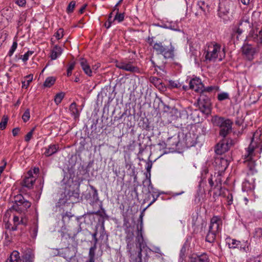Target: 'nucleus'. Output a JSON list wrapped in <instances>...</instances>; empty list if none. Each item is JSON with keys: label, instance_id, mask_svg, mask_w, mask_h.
<instances>
[{"label": "nucleus", "instance_id": "4be33fe9", "mask_svg": "<svg viewBox=\"0 0 262 262\" xmlns=\"http://www.w3.org/2000/svg\"><path fill=\"white\" fill-rule=\"evenodd\" d=\"M197 7L199 9V10L200 11L195 13V15H196L199 14L206 15L207 12L209 11L208 5L204 1L198 2L197 4Z\"/></svg>", "mask_w": 262, "mask_h": 262}, {"label": "nucleus", "instance_id": "b1692460", "mask_svg": "<svg viewBox=\"0 0 262 262\" xmlns=\"http://www.w3.org/2000/svg\"><path fill=\"white\" fill-rule=\"evenodd\" d=\"M80 64L85 74L89 76H92L93 71L90 68V65L88 63V61L85 59L82 58L80 60Z\"/></svg>", "mask_w": 262, "mask_h": 262}, {"label": "nucleus", "instance_id": "603ef678", "mask_svg": "<svg viewBox=\"0 0 262 262\" xmlns=\"http://www.w3.org/2000/svg\"><path fill=\"white\" fill-rule=\"evenodd\" d=\"M254 180H255V179H253V178L252 179V182H251V184L250 183L249 180H247V179L245 180V182L244 183V186H247V184H249V185H250V186H249V188L250 189L253 188L254 185H253V182L254 181Z\"/></svg>", "mask_w": 262, "mask_h": 262}, {"label": "nucleus", "instance_id": "c85d7f7f", "mask_svg": "<svg viewBox=\"0 0 262 262\" xmlns=\"http://www.w3.org/2000/svg\"><path fill=\"white\" fill-rule=\"evenodd\" d=\"M237 26L246 32L248 31L251 28V25L248 19H242L238 24Z\"/></svg>", "mask_w": 262, "mask_h": 262}, {"label": "nucleus", "instance_id": "a878e982", "mask_svg": "<svg viewBox=\"0 0 262 262\" xmlns=\"http://www.w3.org/2000/svg\"><path fill=\"white\" fill-rule=\"evenodd\" d=\"M251 37L257 42L262 43V26L260 30L256 28L252 33H250Z\"/></svg>", "mask_w": 262, "mask_h": 262}, {"label": "nucleus", "instance_id": "a211bd4d", "mask_svg": "<svg viewBox=\"0 0 262 262\" xmlns=\"http://www.w3.org/2000/svg\"><path fill=\"white\" fill-rule=\"evenodd\" d=\"M143 187L144 188L146 187V185H147V188H146V191L147 193L151 194L152 195H154L157 194V193H160L158 190L156 188H154L153 185L151 184V182L150 178H148V174H146V178L143 181Z\"/></svg>", "mask_w": 262, "mask_h": 262}, {"label": "nucleus", "instance_id": "bf43d9fd", "mask_svg": "<svg viewBox=\"0 0 262 262\" xmlns=\"http://www.w3.org/2000/svg\"><path fill=\"white\" fill-rule=\"evenodd\" d=\"M19 130H20V129L18 127H16V128H13V130H12V134H13V135L14 136H17L18 135Z\"/></svg>", "mask_w": 262, "mask_h": 262}, {"label": "nucleus", "instance_id": "f257e3e1", "mask_svg": "<svg viewBox=\"0 0 262 262\" xmlns=\"http://www.w3.org/2000/svg\"><path fill=\"white\" fill-rule=\"evenodd\" d=\"M152 48L157 54L162 55L166 59H173L174 57L175 48L171 42H156L154 43Z\"/></svg>", "mask_w": 262, "mask_h": 262}, {"label": "nucleus", "instance_id": "6e6d98bb", "mask_svg": "<svg viewBox=\"0 0 262 262\" xmlns=\"http://www.w3.org/2000/svg\"><path fill=\"white\" fill-rule=\"evenodd\" d=\"M13 221L14 224L17 225H20L19 218L18 216L14 215Z\"/></svg>", "mask_w": 262, "mask_h": 262}, {"label": "nucleus", "instance_id": "4c0bfd02", "mask_svg": "<svg viewBox=\"0 0 262 262\" xmlns=\"http://www.w3.org/2000/svg\"><path fill=\"white\" fill-rule=\"evenodd\" d=\"M90 188L92 190V196L93 200L97 201L99 200L98 191L95 187L92 185H90Z\"/></svg>", "mask_w": 262, "mask_h": 262}, {"label": "nucleus", "instance_id": "5701e85b", "mask_svg": "<svg viewBox=\"0 0 262 262\" xmlns=\"http://www.w3.org/2000/svg\"><path fill=\"white\" fill-rule=\"evenodd\" d=\"M44 149L45 150L44 155L46 157H49L58 151L59 145L58 144H51L48 147H46Z\"/></svg>", "mask_w": 262, "mask_h": 262}, {"label": "nucleus", "instance_id": "4d7b16f0", "mask_svg": "<svg viewBox=\"0 0 262 262\" xmlns=\"http://www.w3.org/2000/svg\"><path fill=\"white\" fill-rule=\"evenodd\" d=\"M3 165L0 166V173H2L4 170L7 165V162L5 160H3Z\"/></svg>", "mask_w": 262, "mask_h": 262}, {"label": "nucleus", "instance_id": "49530a36", "mask_svg": "<svg viewBox=\"0 0 262 262\" xmlns=\"http://www.w3.org/2000/svg\"><path fill=\"white\" fill-rule=\"evenodd\" d=\"M55 36L57 39H61L63 36V30L60 28L55 34Z\"/></svg>", "mask_w": 262, "mask_h": 262}, {"label": "nucleus", "instance_id": "423d86ee", "mask_svg": "<svg viewBox=\"0 0 262 262\" xmlns=\"http://www.w3.org/2000/svg\"><path fill=\"white\" fill-rule=\"evenodd\" d=\"M31 203L25 200L22 195H18L15 198V203L10 208L11 210H15L18 212H22L27 210L31 206Z\"/></svg>", "mask_w": 262, "mask_h": 262}, {"label": "nucleus", "instance_id": "39448f33", "mask_svg": "<svg viewBox=\"0 0 262 262\" xmlns=\"http://www.w3.org/2000/svg\"><path fill=\"white\" fill-rule=\"evenodd\" d=\"M256 135H257V136H259L257 132H255L253 134V137L251 139V142L248 148L247 153L244 156L245 158L247 159L246 163L248 169V171L247 172V174L248 176L253 175L257 172V170L255 168V162L252 160V156L253 155L254 150V145L253 144Z\"/></svg>", "mask_w": 262, "mask_h": 262}, {"label": "nucleus", "instance_id": "58836bf2", "mask_svg": "<svg viewBox=\"0 0 262 262\" xmlns=\"http://www.w3.org/2000/svg\"><path fill=\"white\" fill-rule=\"evenodd\" d=\"M233 32L235 33V34H237V36H236V38L237 40L239 39V36L243 33V32H245V31H244L243 29H241L240 28H239L238 26H235L233 29Z\"/></svg>", "mask_w": 262, "mask_h": 262}, {"label": "nucleus", "instance_id": "4468645a", "mask_svg": "<svg viewBox=\"0 0 262 262\" xmlns=\"http://www.w3.org/2000/svg\"><path fill=\"white\" fill-rule=\"evenodd\" d=\"M243 54L248 60H252L256 53V48L254 46L250 44L244 45L242 47Z\"/></svg>", "mask_w": 262, "mask_h": 262}, {"label": "nucleus", "instance_id": "ddd939ff", "mask_svg": "<svg viewBox=\"0 0 262 262\" xmlns=\"http://www.w3.org/2000/svg\"><path fill=\"white\" fill-rule=\"evenodd\" d=\"M116 66L119 69L131 73H139L140 72V69L137 66L133 65L131 61H122L117 62Z\"/></svg>", "mask_w": 262, "mask_h": 262}, {"label": "nucleus", "instance_id": "de8ad7c7", "mask_svg": "<svg viewBox=\"0 0 262 262\" xmlns=\"http://www.w3.org/2000/svg\"><path fill=\"white\" fill-rule=\"evenodd\" d=\"M17 47V43L16 41H14L11 47L10 50L9 51L8 55L11 56L15 51Z\"/></svg>", "mask_w": 262, "mask_h": 262}, {"label": "nucleus", "instance_id": "20e7f679", "mask_svg": "<svg viewBox=\"0 0 262 262\" xmlns=\"http://www.w3.org/2000/svg\"><path fill=\"white\" fill-rule=\"evenodd\" d=\"M22 254L23 260L20 257L19 253L17 251H13L6 262H34L35 256L32 250L27 248L23 251Z\"/></svg>", "mask_w": 262, "mask_h": 262}, {"label": "nucleus", "instance_id": "f704fd0d", "mask_svg": "<svg viewBox=\"0 0 262 262\" xmlns=\"http://www.w3.org/2000/svg\"><path fill=\"white\" fill-rule=\"evenodd\" d=\"M231 242H228V246L230 249H235L238 247L239 245L241 243V242L239 241H237L234 239H232L230 240Z\"/></svg>", "mask_w": 262, "mask_h": 262}, {"label": "nucleus", "instance_id": "864d4df0", "mask_svg": "<svg viewBox=\"0 0 262 262\" xmlns=\"http://www.w3.org/2000/svg\"><path fill=\"white\" fill-rule=\"evenodd\" d=\"M15 2L19 6H21V7L24 6L26 4L25 0H15Z\"/></svg>", "mask_w": 262, "mask_h": 262}, {"label": "nucleus", "instance_id": "1a4fd4ad", "mask_svg": "<svg viewBox=\"0 0 262 262\" xmlns=\"http://www.w3.org/2000/svg\"><path fill=\"white\" fill-rule=\"evenodd\" d=\"M125 233V240L126 243V249L127 252L131 255L132 249L134 246L135 241V234L134 228L130 225L126 226L124 229Z\"/></svg>", "mask_w": 262, "mask_h": 262}, {"label": "nucleus", "instance_id": "ea45409f", "mask_svg": "<svg viewBox=\"0 0 262 262\" xmlns=\"http://www.w3.org/2000/svg\"><path fill=\"white\" fill-rule=\"evenodd\" d=\"M75 5H76V2L75 1H71L69 3V4L67 8V12L68 13H71L73 12L74 11V8L75 7Z\"/></svg>", "mask_w": 262, "mask_h": 262}, {"label": "nucleus", "instance_id": "3c124183", "mask_svg": "<svg viewBox=\"0 0 262 262\" xmlns=\"http://www.w3.org/2000/svg\"><path fill=\"white\" fill-rule=\"evenodd\" d=\"M142 248H139V251L138 253L137 258H136V260L137 262H142Z\"/></svg>", "mask_w": 262, "mask_h": 262}, {"label": "nucleus", "instance_id": "a18cd8bd", "mask_svg": "<svg viewBox=\"0 0 262 262\" xmlns=\"http://www.w3.org/2000/svg\"><path fill=\"white\" fill-rule=\"evenodd\" d=\"M75 66V62H73L69 64V66L67 69V74L68 76H70L71 75L72 72L73 70L74 69Z\"/></svg>", "mask_w": 262, "mask_h": 262}, {"label": "nucleus", "instance_id": "cd10ccee", "mask_svg": "<svg viewBox=\"0 0 262 262\" xmlns=\"http://www.w3.org/2000/svg\"><path fill=\"white\" fill-rule=\"evenodd\" d=\"M150 81L160 90H164L165 89V86L163 85V83L160 78L154 76L151 77L150 78Z\"/></svg>", "mask_w": 262, "mask_h": 262}, {"label": "nucleus", "instance_id": "c756f323", "mask_svg": "<svg viewBox=\"0 0 262 262\" xmlns=\"http://www.w3.org/2000/svg\"><path fill=\"white\" fill-rule=\"evenodd\" d=\"M116 11V14L115 17L113 19V21H117L118 23L122 22L124 18V13H121L119 12L118 8H114L113 12H115Z\"/></svg>", "mask_w": 262, "mask_h": 262}, {"label": "nucleus", "instance_id": "473e14b6", "mask_svg": "<svg viewBox=\"0 0 262 262\" xmlns=\"http://www.w3.org/2000/svg\"><path fill=\"white\" fill-rule=\"evenodd\" d=\"M27 81H22V88L27 89L29 86L30 83L32 81L33 75L30 74L26 76Z\"/></svg>", "mask_w": 262, "mask_h": 262}, {"label": "nucleus", "instance_id": "7c9ffc66", "mask_svg": "<svg viewBox=\"0 0 262 262\" xmlns=\"http://www.w3.org/2000/svg\"><path fill=\"white\" fill-rule=\"evenodd\" d=\"M202 93L201 94H204L205 93H211L213 91L216 92L219 91V87L216 85H211L208 87H205L203 85V89H202Z\"/></svg>", "mask_w": 262, "mask_h": 262}, {"label": "nucleus", "instance_id": "69168bd1", "mask_svg": "<svg viewBox=\"0 0 262 262\" xmlns=\"http://www.w3.org/2000/svg\"><path fill=\"white\" fill-rule=\"evenodd\" d=\"M38 231V228L37 227H35L33 230H32V233L33 234V236L35 237L37 235Z\"/></svg>", "mask_w": 262, "mask_h": 262}, {"label": "nucleus", "instance_id": "c03bdc74", "mask_svg": "<svg viewBox=\"0 0 262 262\" xmlns=\"http://www.w3.org/2000/svg\"><path fill=\"white\" fill-rule=\"evenodd\" d=\"M34 53L33 51H29L27 53H26L24 55H21V58L23 60V61L26 62L29 59V57L30 55H32Z\"/></svg>", "mask_w": 262, "mask_h": 262}, {"label": "nucleus", "instance_id": "338daca9", "mask_svg": "<svg viewBox=\"0 0 262 262\" xmlns=\"http://www.w3.org/2000/svg\"><path fill=\"white\" fill-rule=\"evenodd\" d=\"M113 12H112L108 15V20L107 21L108 22H110V23H113L114 22V21H113V19H112V15H113Z\"/></svg>", "mask_w": 262, "mask_h": 262}, {"label": "nucleus", "instance_id": "72a5a7b5", "mask_svg": "<svg viewBox=\"0 0 262 262\" xmlns=\"http://www.w3.org/2000/svg\"><path fill=\"white\" fill-rule=\"evenodd\" d=\"M97 248V246L93 245L90 248L89 253V260H95V250Z\"/></svg>", "mask_w": 262, "mask_h": 262}, {"label": "nucleus", "instance_id": "0eeeda50", "mask_svg": "<svg viewBox=\"0 0 262 262\" xmlns=\"http://www.w3.org/2000/svg\"><path fill=\"white\" fill-rule=\"evenodd\" d=\"M234 3L231 0H222L219 3V15L223 17L232 12L235 9Z\"/></svg>", "mask_w": 262, "mask_h": 262}, {"label": "nucleus", "instance_id": "680f3d73", "mask_svg": "<svg viewBox=\"0 0 262 262\" xmlns=\"http://www.w3.org/2000/svg\"><path fill=\"white\" fill-rule=\"evenodd\" d=\"M243 123V120L242 119L237 118L235 121V124L241 126Z\"/></svg>", "mask_w": 262, "mask_h": 262}, {"label": "nucleus", "instance_id": "dca6fc26", "mask_svg": "<svg viewBox=\"0 0 262 262\" xmlns=\"http://www.w3.org/2000/svg\"><path fill=\"white\" fill-rule=\"evenodd\" d=\"M189 85L190 89L200 94L202 93L204 84L200 78L195 77L191 79L189 82Z\"/></svg>", "mask_w": 262, "mask_h": 262}, {"label": "nucleus", "instance_id": "c9c22d12", "mask_svg": "<svg viewBox=\"0 0 262 262\" xmlns=\"http://www.w3.org/2000/svg\"><path fill=\"white\" fill-rule=\"evenodd\" d=\"M229 95L227 92H222L217 95V99L220 101L229 99Z\"/></svg>", "mask_w": 262, "mask_h": 262}, {"label": "nucleus", "instance_id": "412c9836", "mask_svg": "<svg viewBox=\"0 0 262 262\" xmlns=\"http://www.w3.org/2000/svg\"><path fill=\"white\" fill-rule=\"evenodd\" d=\"M28 174L29 177H26L24 179L22 182V185L23 186L28 188H31L35 182V179L33 177L31 171H29Z\"/></svg>", "mask_w": 262, "mask_h": 262}, {"label": "nucleus", "instance_id": "e2e57ef3", "mask_svg": "<svg viewBox=\"0 0 262 262\" xmlns=\"http://www.w3.org/2000/svg\"><path fill=\"white\" fill-rule=\"evenodd\" d=\"M153 252H155V253H157L160 254L161 255H162V253L161 252V250L158 247H156L154 248V250L152 251Z\"/></svg>", "mask_w": 262, "mask_h": 262}, {"label": "nucleus", "instance_id": "a19ab883", "mask_svg": "<svg viewBox=\"0 0 262 262\" xmlns=\"http://www.w3.org/2000/svg\"><path fill=\"white\" fill-rule=\"evenodd\" d=\"M168 83L170 88H179L181 87L180 83L177 81L169 80Z\"/></svg>", "mask_w": 262, "mask_h": 262}, {"label": "nucleus", "instance_id": "f03ea898", "mask_svg": "<svg viewBox=\"0 0 262 262\" xmlns=\"http://www.w3.org/2000/svg\"><path fill=\"white\" fill-rule=\"evenodd\" d=\"M222 220L218 216H213L210 220L208 231L206 236V241L210 243L215 242L216 235L221 232Z\"/></svg>", "mask_w": 262, "mask_h": 262}, {"label": "nucleus", "instance_id": "7ed1b4c3", "mask_svg": "<svg viewBox=\"0 0 262 262\" xmlns=\"http://www.w3.org/2000/svg\"><path fill=\"white\" fill-rule=\"evenodd\" d=\"M211 121L213 125L220 128V135L225 138L232 131V122L229 119L215 116L212 117Z\"/></svg>", "mask_w": 262, "mask_h": 262}, {"label": "nucleus", "instance_id": "6e6552de", "mask_svg": "<svg viewBox=\"0 0 262 262\" xmlns=\"http://www.w3.org/2000/svg\"><path fill=\"white\" fill-rule=\"evenodd\" d=\"M198 104L200 111L206 115L210 114L211 112V102L210 98L205 95L201 94L198 99Z\"/></svg>", "mask_w": 262, "mask_h": 262}, {"label": "nucleus", "instance_id": "e433bc0d", "mask_svg": "<svg viewBox=\"0 0 262 262\" xmlns=\"http://www.w3.org/2000/svg\"><path fill=\"white\" fill-rule=\"evenodd\" d=\"M64 96V94L63 93H59L57 94L54 98L55 102L56 104H59L63 99Z\"/></svg>", "mask_w": 262, "mask_h": 262}, {"label": "nucleus", "instance_id": "37998d69", "mask_svg": "<svg viewBox=\"0 0 262 262\" xmlns=\"http://www.w3.org/2000/svg\"><path fill=\"white\" fill-rule=\"evenodd\" d=\"M30 117V110L28 108L25 111L24 114L23 115L22 119L24 122H26L29 120Z\"/></svg>", "mask_w": 262, "mask_h": 262}, {"label": "nucleus", "instance_id": "774afa93", "mask_svg": "<svg viewBox=\"0 0 262 262\" xmlns=\"http://www.w3.org/2000/svg\"><path fill=\"white\" fill-rule=\"evenodd\" d=\"M112 23H110V22H108V21L107 22H106L105 24H104V27L107 28V29H108L111 27V25H112Z\"/></svg>", "mask_w": 262, "mask_h": 262}, {"label": "nucleus", "instance_id": "0e129e2a", "mask_svg": "<svg viewBox=\"0 0 262 262\" xmlns=\"http://www.w3.org/2000/svg\"><path fill=\"white\" fill-rule=\"evenodd\" d=\"M87 5H83L81 8L80 9L79 11V12L80 13V14H82L83 13L84 10L85 9Z\"/></svg>", "mask_w": 262, "mask_h": 262}, {"label": "nucleus", "instance_id": "f3484780", "mask_svg": "<svg viewBox=\"0 0 262 262\" xmlns=\"http://www.w3.org/2000/svg\"><path fill=\"white\" fill-rule=\"evenodd\" d=\"M73 227L69 226V229H67V233L69 237L71 236H76L79 232L81 231L80 224L77 221H75L71 223Z\"/></svg>", "mask_w": 262, "mask_h": 262}, {"label": "nucleus", "instance_id": "9d476101", "mask_svg": "<svg viewBox=\"0 0 262 262\" xmlns=\"http://www.w3.org/2000/svg\"><path fill=\"white\" fill-rule=\"evenodd\" d=\"M234 143V141L232 139L224 138L216 145L215 151L217 155H222L227 151Z\"/></svg>", "mask_w": 262, "mask_h": 262}, {"label": "nucleus", "instance_id": "052dcab7", "mask_svg": "<svg viewBox=\"0 0 262 262\" xmlns=\"http://www.w3.org/2000/svg\"><path fill=\"white\" fill-rule=\"evenodd\" d=\"M233 197L232 194L231 193H229L227 196L228 204L230 205L232 203V200H233Z\"/></svg>", "mask_w": 262, "mask_h": 262}, {"label": "nucleus", "instance_id": "09e8293b", "mask_svg": "<svg viewBox=\"0 0 262 262\" xmlns=\"http://www.w3.org/2000/svg\"><path fill=\"white\" fill-rule=\"evenodd\" d=\"M35 128H33L31 131H30L25 136V141L28 142L30 141L32 137L33 132Z\"/></svg>", "mask_w": 262, "mask_h": 262}, {"label": "nucleus", "instance_id": "79ce46f5", "mask_svg": "<svg viewBox=\"0 0 262 262\" xmlns=\"http://www.w3.org/2000/svg\"><path fill=\"white\" fill-rule=\"evenodd\" d=\"M152 163L151 161H149L146 163V169L147 172L146 173V175L147 174L148 178H150V176H151L150 171H151V169L152 167Z\"/></svg>", "mask_w": 262, "mask_h": 262}, {"label": "nucleus", "instance_id": "9b49d317", "mask_svg": "<svg viewBox=\"0 0 262 262\" xmlns=\"http://www.w3.org/2000/svg\"><path fill=\"white\" fill-rule=\"evenodd\" d=\"M221 50V46L218 43L208 46L205 54V59L209 61H215L218 57V53Z\"/></svg>", "mask_w": 262, "mask_h": 262}, {"label": "nucleus", "instance_id": "6ab92c4d", "mask_svg": "<svg viewBox=\"0 0 262 262\" xmlns=\"http://www.w3.org/2000/svg\"><path fill=\"white\" fill-rule=\"evenodd\" d=\"M215 164L219 168V171H224L228 167L229 162L223 157L218 158L215 160Z\"/></svg>", "mask_w": 262, "mask_h": 262}, {"label": "nucleus", "instance_id": "aec40b11", "mask_svg": "<svg viewBox=\"0 0 262 262\" xmlns=\"http://www.w3.org/2000/svg\"><path fill=\"white\" fill-rule=\"evenodd\" d=\"M190 262H210L209 256L206 253L201 255L193 254L190 257Z\"/></svg>", "mask_w": 262, "mask_h": 262}, {"label": "nucleus", "instance_id": "bb28decb", "mask_svg": "<svg viewBox=\"0 0 262 262\" xmlns=\"http://www.w3.org/2000/svg\"><path fill=\"white\" fill-rule=\"evenodd\" d=\"M62 52V48L57 45L55 46L51 51V58L52 60H55L57 59Z\"/></svg>", "mask_w": 262, "mask_h": 262}, {"label": "nucleus", "instance_id": "8fccbe9b", "mask_svg": "<svg viewBox=\"0 0 262 262\" xmlns=\"http://www.w3.org/2000/svg\"><path fill=\"white\" fill-rule=\"evenodd\" d=\"M7 122L8 119L7 118L3 119L2 121L0 122V129L2 130L4 129L6 127Z\"/></svg>", "mask_w": 262, "mask_h": 262}, {"label": "nucleus", "instance_id": "13d9d810", "mask_svg": "<svg viewBox=\"0 0 262 262\" xmlns=\"http://www.w3.org/2000/svg\"><path fill=\"white\" fill-rule=\"evenodd\" d=\"M160 193H157V194H155L154 195H152V198H153V200L150 203V204H149V206L151 205L152 204H153L157 200V199L158 198V197L160 196Z\"/></svg>", "mask_w": 262, "mask_h": 262}, {"label": "nucleus", "instance_id": "393cba45", "mask_svg": "<svg viewBox=\"0 0 262 262\" xmlns=\"http://www.w3.org/2000/svg\"><path fill=\"white\" fill-rule=\"evenodd\" d=\"M69 111L71 116L75 120L79 118L80 112L77 108V104L75 102L72 103L69 106Z\"/></svg>", "mask_w": 262, "mask_h": 262}, {"label": "nucleus", "instance_id": "2eb2a0df", "mask_svg": "<svg viewBox=\"0 0 262 262\" xmlns=\"http://www.w3.org/2000/svg\"><path fill=\"white\" fill-rule=\"evenodd\" d=\"M222 181L221 174L219 172L215 173L213 176L211 174L208 179V183L212 189L221 188Z\"/></svg>", "mask_w": 262, "mask_h": 262}, {"label": "nucleus", "instance_id": "2f4dec72", "mask_svg": "<svg viewBox=\"0 0 262 262\" xmlns=\"http://www.w3.org/2000/svg\"><path fill=\"white\" fill-rule=\"evenodd\" d=\"M55 80L56 78L54 77H49L46 79L43 85L45 87L50 88L54 84Z\"/></svg>", "mask_w": 262, "mask_h": 262}, {"label": "nucleus", "instance_id": "f8f14e48", "mask_svg": "<svg viewBox=\"0 0 262 262\" xmlns=\"http://www.w3.org/2000/svg\"><path fill=\"white\" fill-rule=\"evenodd\" d=\"M139 222H140L139 225L137 226V236L136 237V242L137 243L138 247L141 248L146 246V243L144 242L143 237V216L142 214L140 215Z\"/></svg>", "mask_w": 262, "mask_h": 262}, {"label": "nucleus", "instance_id": "5fc2aeb1", "mask_svg": "<svg viewBox=\"0 0 262 262\" xmlns=\"http://www.w3.org/2000/svg\"><path fill=\"white\" fill-rule=\"evenodd\" d=\"M97 230H96V231L92 234L93 239L94 241V245H96V246H97V244L98 242V238L97 237Z\"/></svg>", "mask_w": 262, "mask_h": 262}]
</instances>
